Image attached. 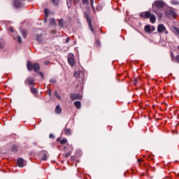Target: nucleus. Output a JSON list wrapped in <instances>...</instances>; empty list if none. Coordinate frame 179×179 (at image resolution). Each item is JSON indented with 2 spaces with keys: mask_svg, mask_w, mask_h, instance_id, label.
I'll use <instances>...</instances> for the list:
<instances>
[{
  "mask_svg": "<svg viewBox=\"0 0 179 179\" xmlns=\"http://www.w3.org/2000/svg\"><path fill=\"white\" fill-rule=\"evenodd\" d=\"M140 16L141 17H147V18L150 17V20L151 23H155V22H156V16H155V15L153 14H151L150 12H148V11L143 12L140 13Z\"/></svg>",
  "mask_w": 179,
  "mask_h": 179,
  "instance_id": "f257e3e1",
  "label": "nucleus"
},
{
  "mask_svg": "<svg viewBox=\"0 0 179 179\" xmlns=\"http://www.w3.org/2000/svg\"><path fill=\"white\" fill-rule=\"evenodd\" d=\"M164 7V3L162 1H156L152 3V11L154 13H157V9H162V8ZM156 8L157 9H156Z\"/></svg>",
  "mask_w": 179,
  "mask_h": 179,
  "instance_id": "f03ea898",
  "label": "nucleus"
},
{
  "mask_svg": "<svg viewBox=\"0 0 179 179\" xmlns=\"http://www.w3.org/2000/svg\"><path fill=\"white\" fill-rule=\"evenodd\" d=\"M27 66L28 71H32V69H34L36 72H37V71L40 70V65L37 63L33 64L31 62H27Z\"/></svg>",
  "mask_w": 179,
  "mask_h": 179,
  "instance_id": "7ed1b4c3",
  "label": "nucleus"
},
{
  "mask_svg": "<svg viewBox=\"0 0 179 179\" xmlns=\"http://www.w3.org/2000/svg\"><path fill=\"white\" fill-rule=\"evenodd\" d=\"M74 76L75 78L78 79L80 82H81V80H83V79H85V73H83V71H76L74 73Z\"/></svg>",
  "mask_w": 179,
  "mask_h": 179,
  "instance_id": "20e7f679",
  "label": "nucleus"
},
{
  "mask_svg": "<svg viewBox=\"0 0 179 179\" xmlns=\"http://www.w3.org/2000/svg\"><path fill=\"white\" fill-rule=\"evenodd\" d=\"M68 62L71 66H73V65H75V56L73 55V54H70L69 55Z\"/></svg>",
  "mask_w": 179,
  "mask_h": 179,
  "instance_id": "39448f33",
  "label": "nucleus"
},
{
  "mask_svg": "<svg viewBox=\"0 0 179 179\" xmlns=\"http://www.w3.org/2000/svg\"><path fill=\"white\" fill-rule=\"evenodd\" d=\"M157 31L158 33H165L167 34V31L166 29V27L163 24H160L157 27Z\"/></svg>",
  "mask_w": 179,
  "mask_h": 179,
  "instance_id": "423d86ee",
  "label": "nucleus"
},
{
  "mask_svg": "<svg viewBox=\"0 0 179 179\" xmlns=\"http://www.w3.org/2000/svg\"><path fill=\"white\" fill-rule=\"evenodd\" d=\"M166 16H172V17H176V11H174V10L173 8H169L168 9L167 11L165 12Z\"/></svg>",
  "mask_w": 179,
  "mask_h": 179,
  "instance_id": "0eeeda50",
  "label": "nucleus"
},
{
  "mask_svg": "<svg viewBox=\"0 0 179 179\" xmlns=\"http://www.w3.org/2000/svg\"><path fill=\"white\" fill-rule=\"evenodd\" d=\"M85 15L90 27V30L93 32V26L92 25V20H90V17H89V15H87L86 13H85Z\"/></svg>",
  "mask_w": 179,
  "mask_h": 179,
  "instance_id": "6e6552de",
  "label": "nucleus"
},
{
  "mask_svg": "<svg viewBox=\"0 0 179 179\" xmlns=\"http://www.w3.org/2000/svg\"><path fill=\"white\" fill-rule=\"evenodd\" d=\"M70 97L71 100H80V99H82V95L79 94H71Z\"/></svg>",
  "mask_w": 179,
  "mask_h": 179,
  "instance_id": "1a4fd4ad",
  "label": "nucleus"
},
{
  "mask_svg": "<svg viewBox=\"0 0 179 179\" xmlns=\"http://www.w3.org/2000/svg\"><path fill=\"white\" fill-rule=\"evenodd\" d=\"M17 166H19V167H24V166H26V161L22 158H19L17 159Z\"/></svg>",
  "mask_w": 179,
  "mask_h": 179,
  "instance_id": "9d476101",
  "label": "nucleus"
},
{
  "mask_svg": "<svg viewBox=\"0 0 179 179\" xmlns=\"http://www.w3.org/2000/svg\"><path fill=\"white\" fill-rule=\"evenodd\" d=\"M27 83H28V85L29 86H34V79L31 78H28L26 80Z\"/></svg>",
  "mask_w": 179,
  "mask_h": 179,
  "instance_id": "9b49d317",
  "label": "nucleus"
},
{
  "mask_svg": "<svg viewBox=\"0 0 179 179\" xmlns=\"http://www.w3.org/2000/svg\"><path fill=\"white\" fill-rule=\"evenodd\" d=\"M55 113L56 114H61L62 113V108L59 105H57L55 108Z\"/></svg>",
  "mask_w": 179,
  "mask_h": 179,
  "instance_id": "f8f14e48",
  "label": "nucleus"
},
{
  "mask_svg": "<svg viewBox=\"0 0 179 179\" xmlns=\"http://www.w3.org/2000/svg\"><path fill=\"white\" fill-rule=\"evenodd\" d=\"M13 5L15 8H20L22 6V3L19 0H15Z\"/></svg>",
  "mask_w": 179,
  "mask_h": 179,
  "instance_id": "ddd939ff",
  "label": "nucleus"
},
{
  "mask_svg": "<svg viewBox=\"0 0 179 179\" xmlns=\"http://www.w3.org/2000/svg\"><path fill=\"white\" fill-rule=\"evenodd\" d=\"M36 40L39 43H41V41H43V35L42 34H37L36 35Z\"/></svg>",
  "mask_w": 179,
  "mask_h": 179,
  "instance_id": "4468645a",
  "label": "nucleus"
},
{
  "mask_svg": "<svg viewBox=\"0 0 179 179\" xmlns=\"http://www.w3.org/2000/svg\"><path fill=\"white\" fill-rule=\"evenodd\" d=\"M74 106L76 107V108H80V107H82V104L80 103V101H75Z\"/></svg>",
  "mask_w": 179,
  "mask_h": 179,
  "instance_id": "2eb2a0df",
  "label": "nucleus"
},
{
  "mask_svg": "<svg viewBox=\"0 0 179 179\" xmlns=\"http://www.w3.org/2000/svg\"><path fill=\"white\" fill-rule=\"evenodd\" d=\"M144 29L146 33H150V31H152V27H150L149 25H146Z\"/></svg>",
  "mask_w": 179,
  "mask_h": 179,
  "instance_id": "dca6fc26",
  "label": "nucleus"
},
{
  "mask_svg": "<svg viewBox=\"0 0 179 179\" xmlns=\"http://www.w3.org/2000/svg\"><path fill=\"white\" fill-rule=\"evenodd\" d=\"M64 134H65V135H67V136H69L72 134V132L71 131V129H65Z\"/></svg>",
  "mask_w": 179,
  "mask_h": 179,
  "instance_id": "f3484780",
  "label": "nucleus"
},
{
  "mask_svg": "<svg viewBox=\"0 0 179 179\" xmlns=\"http://www.w3.org/2000/svg\"><path fill=\"white\" fill-rule=\"evenodd\" d=\"M173 33H174V34H179V28L174 27L173 28Z\"/></svg>",
  "mask_w": 179,
  "mask_h": 179,
  "instance_id": "a211bd4d",
  "label": "nucleus"
},
{
  "mask_svg": "<svg viewBox=\"0 0 179 179\" xmlns=\"http://www.w3.org/2000/svg\"><path fill=\"white\" fill-rule=\"evenodd\" d=\"M66 143H68V140L66 138H64L60 141L61 145H66Z\"/></svg>",
  "mask_w": 179,
  "mask_h": 179,
  "instance_id": "6ab92c4d",
  "label": "nucleus"
},
{
  "mask_svg": "<svg viewBox=\"0 0 179 179\" xmlns=\"http://www.w3.org/2000/svg\"><path fill=\"white\" fill-rule=\"evenodd\" d=\"M47 155H48L47 152H43L42 160H47V157H48Z\"/></svg>",
  "mask_w": 179,
  "mask_h": 179,
  "instance_id": "aec40b11",
  "label": "nucleus"
},
{
  "mask_svg": "<svg viewBox=\"0 0 179 179\" xmlns=\"http://www.w3.org/2000/svg\"><path fill=\"white\" fill-rule=\"evenodd\" d=\"M31 93H33V94H37L38 93L37 89H36L35 87H31Z\"/></svg>",
  "mask_w": 179,
  "mask_h": 179,
  "instance_id": "412c9836",
  "label": "nucleus"
},
{
  "mask_svg": "<svg viewBox=\"0 0 179 179\" xmlns=\"http://www.w3.org/2000/svg\"><path fill=\"white\" fill-rule=\"evenodd\" d=\"M59 26H60L61 27H64V19L61 18L59 20Z\"/></svg>",
  "mask_w": 179,
  "mask_h": 179,
  "instance_id": "4be33fe9",
  "label": "nucleus"
},
{
  "mask_svg": "<svg viewBox=\"0 0 179 179\" xmlns=\"http://www.w3.org/2000/svg\"><path fill=\"white\" fill-rule=\"evenodd\" d=\"M66 2L68 8H71L72 6V0H67Z\"/></svg>",
  "mask_w": 179,
  "mask_h": 179,
  "instance_id": "5701e85b",
  "label": "nucleus"
},
{
  "mask_svg": "<svg viewBox=\"0 0 179 179\" xmlns=\"http://www.w3.org/2000/svg\"><path fill=\"white\" fill-rule=\"evenodd\" d=\"M54 95H55L57 99H59V100H61V95L59 94L57 91L54 93Z\"/></svg>",
  "mask_w": 179,
  "mask_h": 179,
  "instance_id": "b1692460",
  "label": "nucleus"
},
{
  "mask_svg": "<svg viewBox=\"0 0 179 179\" xmlns=\"http://www.w3.org/2000/svg\"><path fill=\"white\" fill-rule=\"evenodd\" d=\"M157 14V16H158V19H162V17H163V15L162 14V13H159L157 11V13H155Z\"/></svg>",
  "mask_w": 179,
  "mask_h": 179,
  "instance_id": "393cba45",
  "label": "nucleus"
},
{
  "mask_svg": "<svg viewBox=\"0 0 179 179\" xmlns=\"http://www.w3.org/2000/svg\"><path fill=\"white\" fill-rule=\"evenodd\" d=\"M52 1H53V5L55 6H58V3H59V0H52Z\"/></svg>",
  "mask_w": 179,
  "mask_h": 179,
  "instance_id": "a878e982",
  "label": "nucleus"
},
{
  "mask_svg": "<svg viewBox=\"0 0 179 179\" xmlns=\"http://www.w3.org/2000/svg\"><path fill=\"white\" fill-rule=\"evenodd\" d=\"M171 3H172L173 5H178V1L176 0H172L171 1Z\"/></svg>",
  "mask_w": 179,
  "mask_h": 179,
  "instance_id": "bb28decb",
  "label": "nucleus"
},
{
  "mask_svg": "<svg viewBox=\"0 0 179 179\" xmlns=\"http://www.w3.org/2000/svg\"><path fill=\"white\" fill-rule=\"evenodd\" d=\"M83 5H87L89 4V0H81Z\"/></svg>",
  "mask_w": 179,
  "mask_h": 179,
  "instance_id": "cd10ccee",
  "label": "nucleus"
},
{
  "mask_svg": "<svg viewBox=\"0 0 179 179\" xmlns=\"http://www.w3.org/2000/svg\"><path fill=\"white\" fill-rule=\"evenodd\" d=\"M50 24H51L52 26H54L55 24H56L55 19H51V20H50Z\"/></svg>",
  "mask_w": 179,
  "mask_h": 179,
  "instance_id": "c85d7f7f",
  "label": "nucleus"
},
{
  "mask_svg": "<svg viewBox=\"0 0 179 179\" xmlns=\"http://www.w3.org/2000/svg\"><path fill=\"white\" fill-rule=\"evenodd\" d=\"M22 36H23L24 37H26L27 36V31H22Z\"/></svg>",
  "mask_w": 179,
  "mask_h": 179,
  "instance_id": "c756f323",
  "label": "nucleus"
},
{
  "mask_svg": "<svg viewBox=\"0 0 179 179\" xmlns=\"http://www.w3.org/2000/svg\"><path fill=\"white\" fill-rule=\"evenodd\" d=\"M90 1L92 9H94V6H93V3L94 2V0H90Z\"/></svg>",
  "mask_w": 179,
  "mask_h": 179,
  "instance_id": "7c9ffc66",
  "label": "nucleus"
},
{
  "mask_svg": "<svg viewBox=\"0 0 179 179\" xmlns=\"http://www.w3.org/2000/svg\"><path fill=\"white\" fill-rule=\"evenodd\" d=\"M17 41H18V43H22V38L20 37V36H17Z\"/></svg>",
  "mask_w": 179,
  "mask_h": 179,
  "instance_id": "2f4dec72",
  "label": "nucleus"
},
{
  "mask_svg": "<svg viewBox=\"0 0 179 179\" xmlns=\"http://www.w3.org/2000/svg\"><path fill=\"white\" fill-rule=\"evenodd\" d=\"M176 62H177L178 64H179V55H177L175 59Z\"/></svg>",
  "mask_w": 179,
  "mask_h": 179,
  "instance_id": "473e14b6",
  "label": "nucleus"
},
{
  "mask_svg": "<svg viewBox=\"0 0 179 179\" xmlns=\"http://www.w3.org/2000/svg\"><path fill=\"white\" fill-rule=\"evenodd\" d=\"M44 13H45V15L46 17L48 16V9H47V8L45 9Z\"/></svg>",
  "mask_w": 179,
  "mask_h": 179,
  "instance_id": "72a5a7b5",
  "label": "nucleus"
},
{
  "mask_svg": "<svg viewBox=\"0 0 179 179\" xmlns=\"http://www.w3.org/2000/svg\"><path fill=\"white\" fill-rule=\"evenodd\" d=\"M96 45L99 47V45H100V41H96Z\"/></svg>",
  "mask_w": 179,
  "mask_h": 179,
  "instance_id": "f704fd0d",
  "label": "nucleus"
},
{
  "mask_svg": "<svg viewBox=\"0 0 179 179\" xmlns=\"http://www.w3.org/2000/svg\"><path fill=\"white\" fill-rule=\"evenodd\" d=\"M49 138H50V139H54V136H53V134H50Z\"/></svg>",
  "mask_w": 179,
  "mask_h": 179,
  "instance_id": "c9c22d12",
  "label": "nucleus"
},
{
  "mask_svg": "<svg viewBox=\"0 0 179 179\" xmlns=\"http://www.w3.org/2000/svg\"><path fill=\"white\" fill-rule=\"evenodd\" d=\"M50 64V62L46 61L44 62V65H48Z\"/></svg>",
  "mask_w": 179,
  "mask_h": 179,
  "instance_id": "e433bc0d",
  "label": "nucleus"
},
{
  "mask_svg": "<svg viewBox=\"0 0 179 179\" xmlns=\"http://www.w3.org/2000/svg\"><path fill=\"white\" fill-rule=\"evenodd\" d=\"M138 83V79L135 78L134 79V85H136Z\"/></svg>",
  "mask_w": 179,
  "mask_h": 179,
  "instance_id": "4c0bfd02",
  "label": "nucleus"
},
{
  "mask_svg": "<svg viewBox=\"0 0 179 179\" xmlns=\"http://www.w3.org/2000/svg\"><path fill=\"white\" fill-rule=\"evenodd\" d=\"M69 38H67L66 39V41H65V43H69Z\"/></svg>",
  "mask_w": 179,
  "mask_h": 179,
  "instance_id": "58836bf2",
  "label": "nucleus"
},
{
  "mask_svg": "<svg viewBox=\"0 0 179 179\" xmlns=\"http://www.w3.org/2000/svg\"><path fill=\"white\" fill-rule=\"evenodd\" d=\"M39 75H41V78H44V74L43 73H39Z\"/></svg>",
  "mask_w": 179,
  "mask_h": 179,
  "instance_id": "ea45409f",
  "label": "nucleus"
},
{
  "mask_svg": "<svg viewBox=\"0 0 179 179\" xmlns=\"http://www.w3.org/2000/svg\"><path fill=\"white\" fill-rule=\"evenodd\" d=\"M151 31H155V27H151Z\"/></svg>",
  "mask_w": 179,
  "mask_h": 179,
  "instance_id": "a19ab883",
  "label": "nucleus"
},
{
  "mask_svg": "<svg viewBox=\"0 0 179 179\" xmlns=\"http://www.w3.org/2000/svg\"><path fill=\"white\" fill-rule=\"evenodd\" d=\"M10 31H11L12 33H13V28L10 27Z\"/></svg>",
  "mask_w": 179,
  "mask_h": 179,
  "instance_id": "79ce46f5",
  "label": "nucleus"
},
{
  "mask_svg": "<svg viewBox=\"0 0 179 179\" xmlns=\"http://www.w3.org/2000/svg\"><path fill=\"white\" fill-rule=\"evenodd\" d=\"M50 82H51L52 83H55V80H50Z\"/></svg>",
  "mask_w": 179,
  "mask_h": 179,
  "instance_id": "37998d69",
  "label": "nucleus"
},
{
  "mask_svg": "<svg viewBox=\"0 0 179 179\" xmlns=\"http://www.w3.org/2000/svg\"><path fill=\"white\" fill-rule=\"evenodd\" d=\"M69 153H66V155H65V156L66 157H69Z\"/></svg>",
  "mask_w": 179,
  "mask_h": 179,
  "instance_id": "c03bdc74",
  "label": "nucleus"
},
{
  "mask_svg": "<svg viewBox=\"0 0 179 179\" xmlns=\"http://www.w3.org/2000/svg\"><path fill=\"white\" fill-rule=\"evenodd\" d=\"M79 2V0H75V3H78Z\"/></svg>",
  "mask_w": 179,
  "mask_h": 179,
  "instance_id": "a18cd8bd",
  "label": "nucleus"
},
{
  "mask_svg": "<svg viewBox=\"0 0 179 179\" xmlns=\"http://www.w3.org/2000/svg\"><path fill=\"white\" fill-rule=\"evenodd\" d=\"M59 141H61V138H57V141L59 142Z\"/></svg>",
  "mask_w": 179,
  "mask_h": 179,
  "instance_id": "49530a36",
  "label": "nucleus"
},
{
  "mask_svg": "<svg viewBox=\"0 0 179 179\" xmlns=\"http://www.w3.org/2000/svg\"><path fill=\"white\" fill-rule=\"evenodd\" d=\"M0 48H2V45H1V44L0 43Z\"/></svg>",
  "mask_w": 179,
  "mask_h": 179,
  "instance_id": "de8ad7c7",
  "label": "nucleus"
},
{
  "mask_svg": "<svg viewBox=\"0 0 179 179\" xmlns=\"http://www.w3.org/2000/svg\"><path fill=\"white\" fill-rule=\"evenodd\" d=\"M49 96H51V93L49 92Z\"/></svg>",
  "mask_w": 179,
  "mask_h": 179,
  "instance_id": "09e8293b",
  "label": "nucleus"
},
{
  "mask_svg": "<svg viewBox=\"0 0 179 179\" xmlns=\"http://www.w3.org/2000/svg\"><path fill=\"white\" fill-rule=\"evenodd\" d=\"M171 57H173V55H171Z\"/></svg>",
  "mask_w": 179,
  "mask_h": 179,
  "instance_id": "8fccbe9b",
  "label": "nucleus"
},
{
  "mask_svg": "<svg viewBox=\"0 0 179 179\" xmlns=\"http://www.w3.org/2000/svg\"><path fill=\"white\" fill-rule=\"evenodd\" d=\"M22 1H24V0H22Z\"/></svg>",
  "mask_w": 179,
  "mask_h": 179,
  "instance_id": "3c124183",
  "label": "nucleus"
}]
</instances>
